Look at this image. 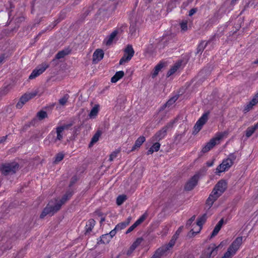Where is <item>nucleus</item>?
<instances>
[{"label":"nucleus","mask_w":258,"mask_h":258,"mask_svg":"<svg viewBox=\"0 0 258 258\" xmlns=\"http://www.w3.org/2000/svg\"><path fill=\"white\" fill-rule=\"evenodd\" d=\"M258 128V122L254 126L248 127L246 131V136L247 138L250 137L255 132V131Z\"/></svg>","instance_id":"obj_31"},{"label":"nucleus","mask_w":258,"mask_h":258,"mask_svg":"<svg viewBox=\"0 0 258 258\" xmlns=\"http://www.w3.org/2000/svg\"><path fill=\"white\" fill-rule=\"evenodd\" d=\"M124 74V72L122 71L117 72L111 78V81L112 83H116L119 79L122 78Z\"/></svg>","instance_id":"obj_26"},{"label":"nucleus","mask_w":258,"mask_h":258,"mask_svg":"<svg viewBox=\"0 0 258 258\" xmlns=\"http://www.w3.org/2000/svg\"><path fill=\"white\" fill-rule=\"evenodd\" d=\"M99 105L98 104L95 105V106L91 109L89 116L90 118H94L97 115L99 112Z\"/></svg>","instance_id":"obj_27"},{"label":"nucleus","mask_w":258,"mask_h":258,"mask_svg":"<svg viewBox=\"0 0 258 258\" xmlns=\"http://www.w3.org/2000/svg\"><path fill=\"white\" fill-rule=\"evenodd\" d=\"M220 245L216 246L214 243H211L202 252L200 258H211L217 254L218 248Z\"/></svg>","instance_id":"obj_6"},{"label":"nucleus","mask_w":258,"mask_h":258,"mask_svg":"<svg viewBox=\"0 0 258 258\" xmlns=\"http://www.w3.org/2000/svg\"><path fill=\"white\" fill-rule=\"evenodd\" d=\"M219 195H210L206 201V207L210 209L214 202L219 198Z\"/></svg>","instance_id":"obj_21"},{"label":"nucleus","mask_w":258,"mask_h":258,"mask_svg":"<svg viewBox=\"0 0 258 258\" xmlns=\"http://www.w3.org/2000/svg\"><path fill=\"white\" fill-rule=\"evenodd\" d=\"M236 0H232V3H234V2H235Z\"/></svg>","instance_id":"obj_64"},{"label":"nucleus","mask_w":258,"mask_h":258,"mask_svg":"<svg viewBox=\"0 0 258 258\" xmlns=\"http://www.w3.org/2000/svg\"><path fill=\"white\" fill-rule=\"evenodd\" d=\"M207 165L209 167H210V166H213V164H214V161H208L207 162Z\"/></svg>","instance_id":"obj_57"},{"label":"nucleus","mask_w":258,"mask_h":258,"mask_svg":"<svg viewBox=\"0 0 258 258\" xmlns=\"http://www.w3.org/2000/svg\"><path fill=\"white\" fill-rule=\"evenodd\" d=\"M95 221L93 219H89L86 223L85 229L87 233L90 232L95 225Z\"/></svg>","instance_id":"obj_25"},{"label":"nucleus","mask_w":258,"mask_h":258,"mask_svg":"<svg viewBox=\"0 0 258 258\" xmlns=\"http://www.w3.org/2000/svg\"><path fill=\"white\" fill-rule=\"evenodd\" d=\"M180 28L181 31L182 32H184L186 31L188 29L187 28V21L186 20L182 21L180 23Z\"/></svg>","instance_id":"obj_40"},{"label":"nucleus","mask_w":258,"mask_h":258,"mask_svg":"<svg viewBox=\"0 0 258 258\" xmlns=\"http://www.w3.org/2000/svg\"><path fill=\"white\" fill-rule=\"evenodd\" d=\"M197 11V9H196V8H194V9H191L190 11H189V16H191L192 15H193L195 13H196Z\"/></svg>","instance_id":"obj_52"},{"label":"nucleus","mask_w":258,"mask_h":258,"mask_svg":"<svg viewBox=\"0 0 258 258\" xmlns=\"http://www.w3.org/2000/svg\"><path fill=\"white\" fill-rule=\"evenodd\" d=\"M176 240V239L172 237L171 240L170 241L169 243L167 245L163 246L162 247L160 248V249H162V252H161V255L166 251L168 250L169 248H171L175 244V241Z\"/></svg>","instance_id":"obj_30"},{"label":"nucleus","mask_w":258,"mask_h":258,"mask_svg":"<svg viewBox=\"0 0 258 258\" xmlns=\"http://www.w3.org/2000/svg\"><path fill=\"white\" fill-rule=\"evenodd\" d=\"M11 89V86L10 85H8L5 87L4 88V89L2 90L3 94H6L8 93V92Z\"/></svg>","instance_id":"obj_49"},{"label":"nucleus","mask_w":258,"mask_h":258,"mask_svg":"<svg viewBox=\"0 0 258 258\" xmlns=\"http://www.w3.org/2000/svg\"><path fill=\"white\" fill-rule=\"evenodd\" d=\"M164 66V63L162 62H160V63L158 64L154 68V72L152 75V78L156 77L157 75L158 74V73L159 71L163 68Z\"/></svg>","instance_id":"obj_32"},{"label":"nucleus","mask_w":258,"mask_h":258,"mask_svg":"<svg viewBox=\"0 0 258 258\" xmlns=\"http://www.w3.org/2000/svg\"><path fill=\"white\" fill-rule=\"evenodd\" d=\"M71 195H64L61 197L51 200L42 211L40 217L43 218L47 215L50 216L54 215L60 210L62 205L71 198Z\"/></svg>","instance_id":"obj_1"},{"label":"nucleus","mask_w":258,"mask_h":258,"mask_svg":"<svg viewBox=\"0 0 258 258\" xmlns=\"http://www.w3.org/2000/svg\"><path fill=\"white\" fill-rule=\"evenodd\" d=\"M18 168L19 164L16 163H4L0 166V171L4 175L15 173Z\"/></svg>","instance_id":"obj_5"},{"label":"nucleus","mask_w":258,"mask_h":258,"mask_svg":"<svg viewBox=\"0 0 258 258\" xmlns=\"http://www.w3.org/2000/svg\"><path fill=\"white\" fill-rule=\"evenodd\" d=\"M78 180V178L76 176H74L70 181V185H73Z\"/></svg>","instance_id":"obj_51"},{"label":"nucleus","mask_w":258,"mask_h":258,"mask_svg":"<svg viewBox=\"0 0 258 258\" xmlns=\"http://www.w3.org/2000/svg\"><path fill=\"white\" fill-rule=\"evenodd\" d=\"M147 216L148 214L147 212H145L135 222L133 225H132L128 228L125 233L128 234L132 232L135 228L141 224L147 218Z\"/></svg>","instance_id":"obj_15"},{"label":"nucleus","mask_w":258,"mask_h":258,"mask_svg":"<svg viewBox=\"0 0 258 258\" xmlns=\"http://www.w3.org/2000/svg\"><path fill=\"white\" fill-rule=\"evenodd\" d=\"M25 188H26V186H25V187L23 186V187H21L19 190V192H28V191L27 190H26Z\"/></svg>","instance_id":"obj_54"},{"label":"nucleus","mask_w":258,"mask_h":258,"mask_svg":"<svg viewBox=\"0 0 258 258\" xmlns=\"http://www.w3.org/2000/svg\"><path fill=\"white\" fill-rule=\"evenodd\" d=\"M162 249H158L151 258H160Z\"/></svg>","instance_id":"obj_46"},{"label":"nucleus","mask_w":258,"mask_h":258,"mask_svg":"<svg viewBox=\"0 0 258 258\" xmlns=\"http://www.w3.org/2000/svg\"><path fill=\"white\" fill-rule=\"evenodd\" d=\"M109 238V237H106L104 238L103 239V240H104V241H106L107 240H108V238Z\"/></svg>","instance_id":"obj_61"},{"label":"nucleus","mask_w":258,"mask_h":258,"mask_svg":"<svg viewBox=\"0 0 258 258\" xmlns=\"http://www.w3.org/2000/svg\"><path fill=\"white\" fill-rule=\"evenodd\" d=\"M175 139L180 140L181 139V136L180 135H177L175 137Z\"/></svg>","instance_id":"obj_59"},{"label":"nucleus","mask_w":258,"mask_h":258,"mask_svg":"<svg viewBox=\"0 0 258 258\" xmlns=\"http://www.w3.org/2000/svg\"><path fill=\"white\" fill-rule=\"evenodd\" d=\"M37 117L39 120H42L47 117V113L44 111H40L37 113Z\"/></svg>","instance_id":"obj_39"},{"label":"nucleus","mask_w":258,"mask_h":258,"mask_svg":"<svg viewBox=\"0 0 258 258\" xmlns=\"http://www.w3.org/2000/svg\"><path fill=\"white\" fill-rule=\"evenodd\" d=\"M200 178L199 174H196L191 177L185 183L184 189L186 191H190L197 184Z\"/></svg>","instance_id":"obj_11"},{"label":"nucleus","mask_w":258,"mask_h":258,"mask_svg":"<svg viewBox=\"0 0 258 258\" xmlns=\"http://www.w3.org/2000/svg\"><path fill=\"white\" fill-rule=\"evenodd\" d=\"M146 139L144 136H141L136 141L135 145L133 147L131 151H134L139 149L142 144L145 141Z\"/></svg>","instance_id":"obj_22"},{"label":"nucleus","mask_w":258,"mask_h":258,"mask_svg":"<svg viewBox=\"0 0 258 258\" xmlns=\"http://www.w3.org/2000/svg\"><path fill=\"white\" fill-rule=\"evenodd\" d=\"M177 99H178V96H175L173 97L172 98H171V99H170L167 102V103L165 104H164L161 108L160 110L161 109H164L166 106L169 107L170 106L172 105L177 100Z\"/></svg>","instance_id":"obj_36"},{"label":"nucleus","mask_w":258,"mask_h":258,"mask_svg":"<svg viewBox=\"0 0 258 258\" xmlns=\"http://www.w3.org/2000/svg\"><path fill=\"white\" fill-rule=\"evenodd\" d=\"M258 4V0H252L248 3V5L254 8Z\"/></svg>","instance_id":"obj_50"},{"label":"nucleus","mask_w":258,"mask_h":258,"mask_svg":"<svg viewBox=\"0 0 258 258\" xmlns=\"http://www.w3.org/2000/svg\"><path fill=\"white\" fill-rule=\"evenodd\" d=\"M64 158V155L61 153H58L56 156L54 160L55 163H58L61 161Z\"/></svg>","instance_id":"obj_43"},{"label":"nucleus","mask_w":258,"mask_h":258,"mask_svg":"<svg viewBox=\"0 0 258 258\" xmlns=\"http://www.w3.org/2000/svg\"><path fill=\"white\" fill-rule=\"evenodd\" d=\"M119 152V150H115L109 156V161H112L114 158H115Z\"/></svg>","instance_id":"obj_45"},{"label":"nucleus","mask_w":258,"mask_h":258,"mask_svg":"<svg viewBox=\"0 0 258 258\" xmlns=\"http://www.w3.org/2000/svg\"><path fill=\"white\" fill-rule=\"evenodd\" d=\"M7 136L0 138V144L4 143L7 139Z\"/></svg>","instance_id":"obj_55"},{"label":"nucleus","mask_w":258,"mask_h":258,"mask_svg":"<svg viewBox=\"0 0 258 258\" xmlns=\"http://www.w3.org/2000/svg\"><path fill=\"white\" fill-rule=\"evenodd\" d=\"M127 198L125 195H119L116 199V204L117 205H121L126 200Z\"/></svg>","instance_id":"obj_37"},{"label":"nucleus","mask_w":258,"mask_h":258,"mask_svg":"<svg viewBox=\"0 0 258 258\" xmlns=\"http://www.w3.org/2000/svg\"><path fill=\"white\" fill-rule=\"evenodd\" d=\"M137 28L135 25L132 24L130 27V34L131 36H135L136 34Z\"/></svg>","instance_id":"obj_41"},{"label":"nucleus","mask_w":258,"mask_h":258,"mask_svg":"<svg viewBox=\"0 0 258 258\" xmlns=\"http://www.w3.org/2000/svg\"><path fill=\"white\" fill-rule=\"evenodd\" d=\"M49 67V64L46 62H43L39 65L35 70H34L30 75L29 78L33 79L43 73L47 68Z\"/></svg>","instance_id":"obj_10"},{"label":"nucleus","mask_w":258,"mask_h":258,"mask_svg":"<svg viewBox=\"0 0 258 258\" xmlns=\"http://www.w3.org/2000/svg\"><path fill=\"white\" fill-rule=\"evenodd\" d=\"M236 156L234 154H230L228 158L224 160L216 168V173H219L228 170L233 164L234 161L236 159Z\"/></svg>","instance_id":"obj_2"},{"label":"nucleus","mask_w":258,"mask_h":258,"mask_svg":"<svg viewBox=\"0 0 258 258\" xmlns=\"http://www.w3.org/2000/svg\"><path fill=\"white\" fill-rule=\"evenodd\" d=\"M227 187V182L225 180H221L216 184L212 192H213V194L224 192Z\"/></svg>","instance_id":"obj_13"},{"label":"nucleus","mask_w":258,"mask_h":258,"mask_svg":"<svg viewBox=\"0 0 258 258\" xmlns=\"http://www.w3.org/2000/svg\"><path fill=\"white\" fill-rule=\"evenodd\" d=\"M70 53L69 49L62 50L59 51L55 55L56 59H60L64 57L66 55L69 54Z\"/></svg>","instance_id":"obj_33"},{"label":"nucleus","mask_w":258,"mask_h":258,"mask_svg":"<svg viewBox=\"0 0 258 258\" xmlns=\"http://www.w3.org/2000/svg\"><path fill=\"white\" fill-rule=\"evenodd\" d=\"M104 56V52L102 49H96L93 54L92 61L93 63H97L100 61Z\"/></svg>","instance_id":"obj_16"},{"label":"nucleus","mask_w":258,"mask_h":258,"mask_svg":"<svg viewBox=\"0 0 258 258\" xmlns=\"http://www.w3.org/2000/svg\"><path fill=\"white\" fill-rule=\"evenodd\" d=\"M227 135L226 132L219 133L216 134L215 137L212 138L203 148L202 152L206 153L213 148L216 145L219 144L220 141Z\"/></svg>","instance_id":"obj_4"},{"label":"nucleus","mask_w":258,"mask_h":258,"mask_svg":"<svg viewBox=\"0 0 258 258\" xmlns=\"http://www.w3.org/2000/svg\"><path fill=\"white\" fill-rule=\"evenodd\" d=\"M143 239L142 238H137L127 250V254L130 255L134 251V250L141 244L143 241Z\"/></svg>","instance_id":"obj_20"},{"label":"nucleus","mask_w":258,"mask_h":258,"mask_svg":"<svg viewBox=\"0 0 258 258\" xmlns=\"http://www.w3.org/2000/svg\"><path fill=\"white\" fill-rule=\"evenodd\" d=\"M101 135V132L100 131H97L95 134L93 136V138L91 139V141L90 143L89 147L92 146L94 144L96 143Z\"/></svg>","instance_id":"obj_34"},{"label":"nucleus","mask_w":258,"mask_h":258,"mask_svg":"<svg viewBox=\"0 0 258 258\" xmlns=\"http://www.w3.org/2000/svg\"><path fill=\"white\" fill-rule=\"evenodd\" d=\"M118 33L119 30H115L113 31L104 40V43H105L106 45H110Z\"/></svg>","instance_id":"obj_19"},{"label":"nucleus","mask_w":258,"mask_h":258,"mask_svg":"<svg viewBox=\"0 0 258 258\" xmlns=\"http://www.w3.org/2000/svg\"><path fill=\"white\" fill-rule=\"evenodd\" d=\"M105 221V217H102L100 220V223H102Z\"/></svg>","instance_id":"obj_60"},{"label":"nucleus","mask_w":258,"mask_h":258,"mask_svg":"<svg viewBox=\"0 0 258 258\" xmlns=\"http://www.w3.org/2000/svg\"><path fill=\"white\" fill-rule=\"evenodd\" d=\"M38 93V91L37 90L33 91L30 93H26L24 94L20 98L19 101L17 103L16 106L18 109H21L23 106L29 100L35 97Z\"/></svg>","instance_id":"obj_7"},{"label":"nucleus","mask_w":258,"mask_h":258,"mask_svg":"<svg viewBox=\"0 0 258 258\" xmlns=\"http://www.w3.org/2000/svg\"><path fill=\"white\" fill-rule=\"evenodd\" d=\"M221 258H228L227 256H226L225 255H224Z\"/></svg>","instance_id":"obj_62"},{"label":"nucleus","mask_w":258,"mask_h":258,"mask_svg":"<svg viewBox=\"0 0 258 258\" xmlns=\"http://www.w3.org/2000/svg\"><path fill=\"white\" fill-rule=\"evenodd\" d=\"M196 216H192L186 222V226L189 227L191 225L192 222L195 220Z\"/></svg>","instance_id":"obj_48"},{"label":"nucleus","mask_w":258,"mask_h":258,"mask_svg":"<svg viewBox=\"0 0 258 258\" xmlns=\"http://www.w3.org/2000/svg\"><path fill=\"white\" fill-rule=\"evenodd\" d=\"M254 63H258V59L254 62Z\"/></svg>","instance_id":"obj_63"},{"label":"nucleus","mask_w":258,"mask_h":258,"mask_svg":"<svg viewBox=\"0 0 258 258\" xmlns=\"http://www.w3.org/2000/svg\"><path fill=\"white\" fill-rule=\"evenodd\" d=\"M181 61L176 62L168 71L167 76H170L175 73L181 67Z\"/></svg>","instance_id":"obj_29"},{"label":"nucleus","mask_w":258,"mask_h":258,"mask_svg":"<svg viewBox=\"0 0 258 258\" xmlns=\"http://www.w3.org/2000/svg\"><path fill=\"white\" fill-rule=\"evenodd\" d=\"M71 125H63L57 126L56 128V137L54 140V142H56L57 141H61L63 139V134L64 130L69 128Z\"/></svg>","instance_id":"obj_14"},{"label":"nucleus","mask_w":258,"mask_h":258,"mask_svg":"<svg viewBox=\"0 0 258 258\" xmlns=\"http://www.w3.org/2000/svg\"><path fill=\"white\" fill-rule=\"evenodd\" d=\"M69 98L68 95L66 94L62 98L59 100V103L61 105H64L68 101Z\"/></svg>","instance_id":"obj_42"},{"label":"nucleus","mask_w":258,"mask_h":258,"mask_svg":"<svg viewBox=\"0 0 258 258\" xmlns=\"http://www.w3.org/2000/svg\"><path fill=\"white\" fill-rule=\"evenodd\" d=\"M181 258H194V256L191 254H186L184 255Z\"/></svg>","instance_id":"obj_56"},{"label":"nucleus","mask_w":258,"mask_h":258,"mask_svg":"<svg viewBox=\"0 0 258 258\" xmlns=\"http://www.w3.org/2000/svg\"><path fill=\"white\" fill-rule=\"evenodd\" d=\"M209 113H204L197 121L195 126V132L198 133L202 128L204 124L206 123L208 119Z\"/></svg>","instance_id":"obj_12"},{"label":"nucleus","mask_w":258,"mask_h":258,"mask_svg":"<svg viewBox=\"0 0 258 258\" xmlns=\"http://www.w3.org/2000/svg\"><path fill=\"white\" fill-rule=\"evenodd\" d=\"M118 231L115 229V227L111 230L109 234L103 235L101 237V241L103 243L108 242L110 239H111L116 233V231Z\"/></svg>","instance_id":"obj_18"},{"label":"nucleus","mask_w":258,"mask_h":258,"mask_svg":"<svg viewBox=\"0 0 258 258\" xmlns=\"http://www.w3.org/2000/svg\"><path fill=\"white\" fill-rule=\"evenodd\" d=\"M223 224V220L221 219L220 220L218 223L217 224L216 226L215 227L211 235V238H213L215 237L219 232L220 230L221 229L222 226Z\"/></svg>","instance_id":"obj_24"},{"label":"nucleus","mask_w":258,"mask_h":258,"mask_svg":"<svg viewBox=\"0 0 258 258\" xmlns=\"http://www.w3.org/2000/svg\"><path fill=\"white\" fill-rule=\"evenodd\" d=\"M183 229V226H180L176 231L175 234L173 236V237H174L175 239H177L178 236L180 234V233L182 232Z\"/></svg>","instance_id":"obj_47"},{"label":"nucleus","mask_w":258,"mask_h":258,"mask_svg":"<svg viewBox=\"0 0 258 258\" xmlns=\"http://www.w3.org/2000/svg\"><path fill=\"white\" fill-rule=\"evenodd\" d=\"M242 239L243 238L241 236L237 237L230 245L227 251L224 255L228 258H231L239 249L242 243Z\"/></svg>","instance_id":"obj_3"},{"label":"nucleus","mask_w":258,"mask_h":258,"mask_svg":"<svg viewBox=\"0 0 258 258\" xmlns=\"http://www.w3.org/2000/svg\"><path fill=\"white\" fill-rule=\"evenodd\" d=\"M5 58H6L5 54H3L0 55V64L3 63L4 62Z\"/></svg>","instance_id":"obj_53"},{"label":"nucleus","mask_w":258,"mask_h":258,"mask_svg":"<svg viewBox=\"0 0 258 258\" xmlns=\"http://www.w3.org/2000/svg\"><path fill=\"white\" fill-rule=\"evenodd\" d=\"M135 51L132 45H128L124 49V54L119 61L120 64H123L131 59Z\"/></svg>","instance_id":"obj_9"},{"label":"nucleus","mask_w":258,"mask_h":258,"mask_svg":"<svg viewBox=\"0 0 258 258\" xmlns=\"http://www.w3.org/2000/svg\"><path fill=\"white\" fill-rule=\"evenodd\" d=\"M210 42V41H207L205 43L204 42H202L198 46L197 48V53L202 52L204 49L206 48L208 43Z\"/></svg>","instance_id":"obj_38"},{"label":"nucleus","mask_w":258,"mask_h":258,"mask_svg":"<svg viewBox=\"0 0 258 258\" xmlns=\"http://www.w3.org/2000/svg\"><path fill=\"white\" fill-rule=\"evenodd\" d=\"M160 148V144L158 142L155 143L148 150L147 154L150 155L153 154L154 152L159 151Z\"/></svg>","instance_id":"obj_28"},{"label":"nucleus","mask_w":258,"mask_h":258,"mask_svg":"<svg viewBox=\"0 0 258 258\" xmlns=\"http://www.w3.org/2000/svg\"><path fill=\"white\" fill-rule=\"evenodd\" d=\"M166 128L163 127L151 138L152 142L160 141L166 136Z\"/></svg>","instance_id":"obj_17"},{"label":"nucleus","mask_w":258,"mask_h":258,"mask_svg":"<svg viewBox=\"0 0 258 258\" xmlns=\"http://www.w3.org/2000/svg\"><path fill=\"white\" fill-rule=\"evenodd\" d=\"M253 99H255L256 100H255V102L256 103H258V93L254 96Z\"/></svg>","instance_id":"obj_58"},{"label":"nucleus","mask_w":258,"mask_h":258,"mask_svg":"<svg viewBox=\"0 0 258 258\" xmlns=\"http://www.w3.org/2000/svg\"><path fill=\"white\" fill-rule=\"evenodd\" d=\"M207 219L206 214L203 215L202 216L200 217L196 223V225L195 226L197 227V228L196 230H194L195 227H194L188 233V236L189 237H192L194 236L196 234L199 233L202 229V225L205 222Z\"/></svg>","instance_id":"obj_8"},{"label":"nucleus","mask_w":258,"mask_h":258,"mask_svg":"<svg viewBox=\"0 0 258 258\" xmlns=\"http://www.w3.org/2000/svg\"><path fill=\"white\" fill-rule=\"evenodd\" d=\"M177 119L175 118L174 120L170 121L169 122H168L167 125L165 126H164V128H166V130L167 131L169 128H172L173 124L175 123Z\"/></svg>","instance_id":"obj_44"},{"label":"nucleus","mask_w":258,"mask_h":258,"mask_svg":"<svg viewBox=\"0 0 258 258\" xmlns=\"http://www.w3.org/2000/svg\"><path fill=\"white\" fill-rule=\"evenodd\" d=\"M132 220V217H128L127 219L121 223H119L115 226V229H117L118 231L121 230L122 229H124L130 223Z\"/></svg>","instance_id":"obj_23"},{"label":"nucleus","mask_w":258,"mask_h":258,"mask_svg":"<svg viewBox=\"0 0 258 258\" xmlns=\"http://www.w3.org/2000/svg\"><path fill=\"white\" fill-rule=\"evenodd\" d=\"M255 99H252L245 107L243 111L246 113L249 111L252 107L257 104L255 101Z\"/></svg>","instance_id":"obj_35"}]
</instances>
